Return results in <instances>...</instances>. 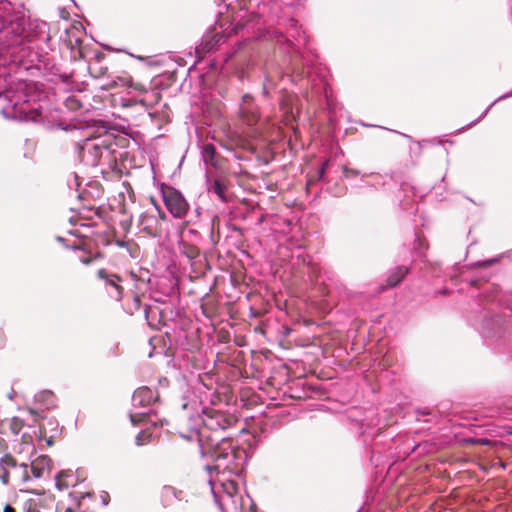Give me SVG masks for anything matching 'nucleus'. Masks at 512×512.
<instances>
[{
  "label": "nucleus",
  "mask_w": 512,
  "mask_h": 512,
  "mask_svg": "<svg viewBox=\"0 0 512 512\" xmlns=\"http://www.w3.org/2000/svg\"><path fill=\"white\" fill-rule=\"evenodd\" d=\"M153 222H156V218L154 216L147 214L141 215V223L145 224L143 230L146 231V233L151 236L156 235V229L152 225Z\"/></svg>",
  "instance_id": "obj_21"
},
{
  "label": "nucleus",
  "mask_w": 512,
  "mask_h": 512,
  "mask_svg": "<svg viewBox=\"0 0 512 512\" xmlns=\"http://www.w3.org/2000/svg\"><path fill=\"white\" fill-rule=\"evenodd\" d=\"M508 433L512 435V428L508 431Z\"/></svg>",
  "instance_id": "obj_36"
},
{
  "label": "nucleus",
  "mask_w": 512,
  "mask_h": 512,
  "mask_svg": "<svg viewBox=\"0 0 512 512\" xmlns=\"http://www.w3.org/2000/svg\"><path fill=\"white\" fill-rule=\"evenodd\" d=\"M163 202L168 212L176 219H183L190 211V205L184 195L172 186L161 189Z\"/></svg>",
  "instance_id": "obj_4"
},
{
  "label": "nucleus",
  "mask_w": 512,
  "mask_h": 512,
  "mask_svg": "<svg viewBox=\"0 0 512 512\" xmlns=\"http://www.w3.org/2000/svg\"><path fill=\"white\" fill-rule=\"evenodd\" d=\"M50 462V458L45 455H41L34 459L29 465L30 473L32 474L31 478L33 477L38 479L48 474L50 471Z\"/></svg>",
  "instance_id": "obj_9"
},
{
  "label": "nucleus",
  "mask_w": 512,
  "mask_h": 512,
  "mask_svg": "<svg viewBox=\"0 0 512 512\" xmlns=\"http://www.w3.org/2000/svg\"><path fill=\"white\" fill-rule=\"evenodd\" d=\"M103 503H104L105 505L107 504L106 498H103Z\"/></svg>",
  "instance_id": "obj_35"
},
{
  "label": "nucleus",
  "mask_w": 512,
  "mask_h": 512,
  "mask_svg": "<svg viewBox=\"0 0 512 512\" xmlns=\"http://www.w3.org/2000/svg\"><path fill=\"white\" fill-rule=\"evenodd\" d=\"M328 163H329V161L327 160V161H325V162L322 164V166H321V168H320V178H323V175H324L325 170H326V168H327V166H328Z\"/></svg>",
  "instance_id": "obj_29"
},
{
  "label": "nucleus",
  "mask_w": 512,
  "mask_h": 512,
  "mask_svg": "<svg viewBox=\"0 0 512 512\" xmlns=\"http://www.w3.org/2000/svg\"><path fill=\"white\" fill-rule=\"evenodd\" d=\"M11 477L16 481L25 483L31 479L30 467L26 463L18 464L12 471Z\"/></svg>",
  "instance_id": "obj_15"
},
{
  "label": "nucleus",
  "mask_w": 512,
  "mask_h": 512,
  "mask_svg": "<svg viewBox=\"0 0 512 512\" xmlns=\"http://www.w3.org/2000/svg\"><path fill=\"white\" fill-rule=\"evenodd\" d=\"M202 157L207 165H211L213 167L217 166L216 149L213 144L207 143L203 145Z\"/></svg>",
  "instance_id": "obj_18"
},
{
  "label": "nucleus",
  "mask_w": 512,
  "mask_h": 512,
  "mask_svg": "<svg viewBox=\"0 0 512 512\" xmlns=\"http://www.w3.org/2000/svg\"><path fill=\"white\" fill-rule=\"evenodd\" d=\"M239 115L242 122L249 127H254L258 123L260 114L251 95L245 94L242 96Z\"/></svg>",
  "instance_id": "obj_5"
},
{
  "label": "nucleus",
  "mask_w": 512,
  "mask_h": 512,
  "mask_svg": "<svg viewBox=\"0 0 512 512\" xmlns=\"http://www.w3.org/2000/svg\"><path fill=\"white\" fill-rule=\"evenodd\" d=\"M76 483L77 480L71 471H61L56 476V486L60 490L73 487Z\"/></svg>",
  "instance_id": "obj_13"
},
{
  "label": "nucleus",
  "mask_w": 512,
  "mask_h": 512,
  "mask_svg": "<svg viewBox=\"0 0 512 512\" xmlns=\"http://www.w3.org/2000/svg\"><path fill=\"white\" fill-rule=\"evenodd\" d=\"M204 424L207 428L211 430L224 429L226 427L227 421L220 414H214L207 416L204 420Z\"/></svg>",
  "instance_id": "obj_16"
},
{
  "label": "nucleus",
  "mask_w": 512,
  "mask_h": 512,
  "mask_svg": "<svg viewBox=\"0 0 512 512\" xmlns=\"http://www.w3.org/2000/svg\"><path fill=\"white\" fill-rule=\"evenodd\" d=\"M3 512H16V509L11 505L6 504L3 508Z\"/></svg>",
  "instance_id": "obj_31"
},
{
  "label": "nucleus",
  "mask_w": 512,
  "mask_h": 512,
  "mask_svg": "<svg viewBox=\"0 0 512 512\" xmlns=\"http://www.w3.org/2000/svg\"><path fill=\"white\" fill-rule=\"evenodd\" d=\"M493 262H494V260H489V261L486 262V264H490V263H493Z\"/></svg>",
  "instance_id": "obj_34"
},
{
  "label": "nucleus",
  "mask_w": 512,
  "mask_h": 512,
  "mask_svg": "<svg viewBox=\"0 0 512 512\" xmlns=\"http://www.w3.org/2000/svg\"><path fill=\"white\" fill-rule=\"evenodd\" d=\"M156 398L157 394L154 390L148 387H140L134 392L132 403L135 407H148Z\"/></svg>",
  "instance_id": "obj_8"
},
{
  "label": "nucleus",
  "mask_w": 512,
  "mask_h": 512,
  "mask_svg": "<svg viewBox=\"0 0 512 512\" xmlns=\"http://www.w3.org/2000/svg\"><path fill=\"white\" fill-rule=\"evenodd\" d=\"M17 465L18 463L11 455H5L0 459V470L2 471L0 477L4 485L9 483L12 471Z\"/></svg>",
  "instance_id": "obj_11"
},
{
  "label": "nucleus",
  "mask_w": 512,
  "mask_h": 512,
  "mask_svg": "<svg viewBox=\"0 0 512 512\" xmlns=\"http://www.w3.org/2000/svg\"><path fill=\"white\" fill-rule=\"evenodd\" d=\"M150 438H151V433H148L147 431H141L136 436V444L139 446L144 445L150 441Z\"/></svg>",
  "instance_id": "obj_24"
},
{
  "label": "nucleus",
  "mask_w": 512,
  "mask_h": 512,
  "mask_svg": "<svg viewBox=\"0 0 512 512\" xmlns=\"http://www.w3.org/2000/svg\"><path fill=\"white\" fill-rule=\"evenodd\" d=\"M65 105L68 109L71 110H78L82 107L80 100L74 96L68 97L65 101Z\"/></svg>",
  "instance_id": "obj_23"
},
{
  "label": "nucleus",
  "mask_w": 512,
  "mask_h": 512,
  "mask_svg": "<svg viewBox=\"0 0 512 512\" xmlns=\"http://www.w3.org/2000/svg\"><path fill=\"white\" fill-rule=\"evenodd\" d=\"M358 174V172L356 170H353V169H348V168H344L343 170V175L344 177L346 178H350L352 176H356Z\"/></svg>",
  "instance_id": "obj_28"
},
{
  "label": "nucleus",
  "mask_w": 512,
  "mask_h": 512,
  "mask_svg": "<svg viewBox=\"0 0 512 512\" xmlns=\"http://www.w3.org/2000/svg\"><path fill=\"white\" fill-rule=\"evenodd\" d=\"M22 426V421L19 418H13L11 423V429L15 434L19 433Z\"/></svg>",
  "instance_id": "obj_26"
},
{
  "label": "nucleus",
  "mask_w": 512,
  "mask_h": 512,
  "mask_svg": "<svg viewBox=\"0 0 512 512\" xmlns=\"http://www.w3.org/2000/svg\"><path fill=\"white\" fill-rule=\"evenodd\" d=\"M107 152L108 148L105 145L99 144L94 140H86L82 147V156L85 158L86 154H88L90 159H87V162L91 165H97L104 153Z\"/></svg>",
  "instance_id": "obj_7"
},
{
  "label": "nucleus",
  "mask_w": 512,
  "mask_h": 512,
  "mask_svg": "<svg viewBox=\"0 0 512 512\" xmlns=\"http://www.w3.org/2000/svg\"><path fill=\"white\" fill-rule=\"evenodd\" d=\"M36 401L42 403L46 409L53 408L55 406V396L51 391H42L36 396Z\"/></svg>",
  "instance_id": "obj_20"
},
{
  "label": "nucleus",
  "mask_w": 512,
  "mask_h": 512,
  "mask_svg": "<svg viewBox=\"0 0 512 512\" xmlns=\"http://www.w3.org/2000/svg\"><path fill=\"white\" fill-rule=\"evenodd\" d=\"M188 233H189V234H195V235H197V234H198V233H197V231H196V230H193V229H189V230H188Z\"/></svg>",
  "instance_id": "obj_32"
},
{
  "label": "nucleus",
  "mask_w": 512,
  "mask_h": 512,
  "mask_svg": "<svg viewBox=\"0 0 512 512\" xmlns=\"http://www.w3.org/2000/svg\"><path fill=\"white\" fill-rule=\"evenodd\" d=\"M156 208L158 210V214H159L160 219L163 220V221L167 220L166 213L163 210H161L159 207H156Z\"/></svg>",
  "instance_id": "obj_30"
},
{
  "label": "nucleus",
  "mask_w": 512,
  "mask_h": 512,
  "mask_svg": "<svg viewBox=\"0 0 512 512\" xmlns=\"http://www.w3.org/2000/svg\"><path fill=\"white\" fill-rule=\"evenodd\" d=\"M4 114L7 118H18L21 121H37L40 116L38 108L28 110L27 107H24L23 105L19 106L18 104H14L12 115L7 114L6 112H4Z\"/></svg>",
  "instance_id": "obj_10"
},
{
  "label": "nucleus",
  "mask_w": 512,
  "mask_h": 512,
  "mask_svg": "<svg viewBox=\"0 0 512 512\" xmlns=\"http://www.w3.org/2000/svg\"><path fill=\"white\" fill-rule=\"evenodd\" d=\"M46 26L45 22L26 21L23 16L14 13L10 2L1 0L0 54L40 38L42 34H45Z\"/></svg>",
  "instance_id": "obj_1"
},
{
  "label": "nucleus",
  "mask_w": 512,
  "mask_h": 512,
  "mask_svg": "<svg viewBox=\"0 0 512 512\" xmlns=\"http://www.w3.org/2000/svg\"><path fill=\"white\" fill-rule=\"evenodd\" d=\"M217 475L216 479L212 475L210 476L209 484L215 501L223 510L229 503H236L235 497L238 494V486L234 480L226 478L225 474L220 473Z\"/></svg>",
  "instance_id": "obj_3"
},
{
  "label": "nucleus",
  "mask_w": 512,
  "mask_h": 512,
  "mask_svg": "<svg viewBox=\"0 0 512 512\" xmlns=\"http://www.w3.org/2000/svg\"><path fill=\"white\" fill-rule=\"evenodd\" d=\"M101 255L99 253H96L94 254L93 256H90V255H80L79 256V260L81 263H83L84 265H89L91 264L95 259L97 258H100Z\"/></svg>",
  "instance_id": "obj_25"
},
{
  "label": "nucleus",
  "mask_w": 512,
  "mask_h": 512,
  "mask_svg": "<svg viewBox=\"0 0 512 512\" xmlns=\"http://www.w3.org/2000/svg\"><path fill=\"white\" fill-rule=\"evenodd\" d=\"M490 107H491V106H489V107L485 110V112L483 113V115H485V114H487V113H488V110H489V108H490Z\"/></svg>",
  "instance_id": "obj_33"
},
{
  "label": "nucleus",
  "mask_w": 512,
  "mask_h": 512,
  "mask_svg": "<svg viewBox=\"0 0 512 512\" xmlns=\"http://www.w3.org/2000/svg\"><path fill=\"white\" fill-rule=\"evenodd\" d=\"M408 273V268L404 266L396 267L387 279V286L394 287L401 282V280Z\"/></svg>",
  "instance_id": "obj_17"
},
{
  "label": "nucleus",
  "mask_w": 512,
  "mask_h": 512,
  "mask_svg": "<svg viewBox=\"0 0 512 512\" xmlns=\"http://www.w3.org/2000/svg\"><path fill=\"white\" fill-rule=\"evenodd\" d=\"M41 498L39 495H34L27 498L22 504L23 512H41Z\"/></svg>",
  "instance_id": "obj_19"
},
{
  "label": "nucleus",
  "mask_w": 512,
  "mask_h": 512,
  "mask_svg": "<svg viewBox=\"0 0 512 512\" xmlns=\"http://www.w3.org/2000/svg\"><path fill=\"white\" fill-rule=\"evenodd\" d=\"M243 451L233 445L230 439L222 438L221 441L212 445L209 454L215 462L213 466H207V469L216 471L217 474H235L241 467Z\"/></svg>",
  "instance_id": "obj_2"
},
{
  "label": "nucleus",
  "mask_w": 512,
  "mask_h": 512,
  "mask_svg": "<svg viewBox=\"0 0 512 512\" xmlns=\"http://www.w3.org/2000/svg\"><path fill=\"white\" fill-rule=\"evenodd\" d=\"M179 251L188 259L193 260L199 256V248L191 243H188L184 238L178 242Z\"/></svg>",
  "instance_id": "obj_14"
},
{
  "label": "nucleus",
  "mask_w": 512,
  "mask_h": 512,
  "mask_svg": "<svg viewBox=\"0 0 512 512\" xmlns=\"http://www.w3.org/2000/svg\"><path fill=\"white\" fill-rule=\"evenodd\" d=\"M210 191L216 194L220 199H225L226 186L218 179L211 184Z\"/></svg>",
  "instance_id": "obj_22"
},
{
  "label": "nucleus",
  "mask_w": 512,
  "mask_h": 512,
  "mask_svg": "<svg viewBox=\"0 0 512 512\" xmlns=\"http://www.w3.org/2000/svg\"><path fill=\"white\" fill-rule=\"evenodd\" d=\"M2 95V93H0V96Z\"/></svg>",
  "instance_id": "obj_37"
},
{
  "label": "nucleus",
  "mask_w": 512,
  "mask_h": 512,
  "mask_svg": "<svg viewBox=\"0 0 512 512\" xmlns=\"http://www.w3.org/2000/svg\"><path fill=\"white\" fill-rule=\"evenodd\" d=\"M97 276L104 281L107 289H111L109 290L110 295L120 301L123 297V287L120 284L122 278L117 274L108 272L106 269H99Z\"/></svg>",
  "instance_id": "obj_6"
},
{
  "label": "nucleus",
  "mask_w": 512,
  "mask_h": 512,
  "mask_svg": "<svg viewBox=\"0 0 512 512\" xmlns=\"http://www.w3.org/2000/svg\"><path fill=\"white\" fill-rule=\"evenodd\" d=\"M182 492L176 490L172 486H164L161 490V502L164 507H169L174 504L176 500L181 499Z\"/></svg>",
  "instance_id": "obj_12"
},
{
  "label": "nucleus",
  "mask_w": 512,
  "mask_h": 512,
  "mask_svg": "<svg viewBox=\"0 0 512 512\" xmlns=\"http://www.w3.org/2000/svg\"><path fill=\"white\" fill-rule=\"evenodd\" d=\"M145 418H146V414H144V413L141 415L130 414V420H131L132 424H134V425H136L138 422L143 421Z\"/></svg>",
  "instance_id": "obj_27"
}]
</instances>
